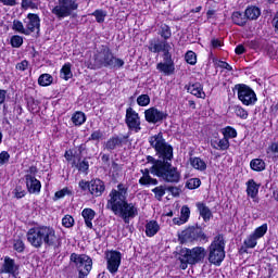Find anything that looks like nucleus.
<instances>
[{
  "label": "nucleus",
  "instance_id": "1",
  "mask_svg": "<svg viewBox=\"0 0 278 278\" xmlns=\"http://www.w3.org/2000/svg\"><path fill=\"white\" fill-rule=\"evenodd\" d=\"M149 143L159 155L151 167V175H155L166 181V184H179L181 181V172L173 166V147L166 142L164 135H157L149 138Z\"/></svg>",
  "mask_w": 278,
  "mask_h": 278
},
{
  "label": "nucleus",
  "instance_id": "2",
  "mask_svg": "<svg viewBox=\"0 0 278 278\" xmlns=\"http://www.w3.org/2000/svg\"><path fill=\"white\" fill-rule=\"evenodd\" d=\"M129 187L125 184L117 185V189H112L108 197L106 210L113 212L115 216L123 218L129 224L130 218L138 216V206L127 202Z\"/></svg>",
  "mask_w": 278,
  "mask_h": 278
},
{
  "label": "nucleus",
  "instance_id": "3",
  "mask_svg": "<svg viewBox=\"0 0 278 278\" xmlns=\"http://www.w3.org/2000/svg\"><path fill=\"white\" fill-rule=\"evenodd\" d=\"M26 238L34 249H41L42 244L46 247H58L60 244V237L51 226H34L26 232Z\"/></svg>",
  "mask_w": 278,
  "mask_h": 278
},
{
  "label": "nucleus",
  "instance_id": "4",
  "mask_svg": "<svg viewBox=\"0 0 278 278\" xmlns=\"http://www.w3.org/2000/svg\"><path fill=\"white\" fill-rule=\"evenodd\" d=\"M173 47L168 41H150L149 51L152 53H164V62L156 64V71L163 73V75L169 76L175 73V62L173 61V54L170 51Z\"/></svg>",
  "mask_w": 278,
  "mask_h": 278
},
{
  "label": "nucleus",
  "instance_id": "5",
  "mask_svg": "<svg viewBox=\"0 0 278 278\" xmlns=\"http://www.w3.org/2000/svg\"><path fill=\"white\" fill-rule=\"evenodd\" d=\"M94 62L98 66L106 68H121L125 66V61L115 58L110 48L102 46L94 55Z\"/></svg>",
  "mask_w": 278,
  "mask_h": 278
},
{
  "label": "nucleus",
  "instance_id": "6",
  "mask_svg": "<svg viewBox=\"0 0 278 278\" xmlns=\"http://www.w3.org/2000/svg\"><path fill=\"white\" fill-rule=\"evenodd\" d=\"M205 255H207V252L203 247L182 249L180 251V268H182V270H186L188 268V264H200V262H203L205 260Z\"/></svg>",
  "mask_w": 278,
  "mask_h": 278
},
{
  "label": "nucleus",
  "instance_id": "7",
  "mask_svg": "<svg viewBox=\"0 0 278 278\" xmlns=\"http://www.w3.org/2000/svg\"><path fill=\"white\" fill-rule=\"evenodd\" d=\"M225 260V238L217 235L208 248V262L214 266H220Z\"/></svg>",
  "mask_w": 278,
  "mask_h": 278
},
{
  "label": "nucleus",
  "instance_id": "8",
  "mask_svg": "<svg viewBox=\"0 0 278 278\" xmlns=\"http://www.w3.org/2000/svg\"><path fill=\"white\" fill-rule=\"evenodd\" d=\"M79 8L77 0H56V4L51 9V13L62 21V18H67L71 16L75 10Z\"/></svg>",
  "mask_w": 278,
  "mask_h": 278
},
{
  "label": "nucleus",
  "instance_id": "9",
  "mask_svg": "<svg viewBox=\"0 0 278 278\" xmlns=\"http://www.w3.org/2000/svg\"><path fill=\"white\" fill-rule=\"evenodd\" d=\"M70 260L78 270V278H86L92 270V258L86 254L72 253Z\"/></svg>",
  "mask_w": 278,
  "mask_h": 278
},
{
  "label": "nucleus",
  "instance_id": "10",
  "mask_svg": "<svg viewBox=\"0 0 278 278\" xmlns=\"http://www.w3.org/2000/svg\"><path fill=\"white\" fill-rule=\"evenodd\" d=\"M235 90L237 91V97L239 101L243 105H255L257 103V94L251 87L244 85V84H239L235 86Z\"/></svg>",
  "mask_w": 278,
  "mask_h": 278
},
{
  "label": "nucleus",
  "instance_id": "11",
  "mask_svg": "<svg viewBox=\"0 0 278 278\" xmlns=\"http://www.w3.org/2000/svg\"><path fill=\"white\" fill-rule=\"evenodd\" d=\"M178 238L181 244H186L187 242H194L197 240H207V236H205L203 229H201L199 226H192L182 230Z\"/></svg>",
  "mask_w": 278,
  "mask_h": 278
},
{
  "label": "nucleus",
  "instance_id": "12",
  "mask_svg": "<svg viewBox=\"0 0 278 278\" xmlns=\"http://www.w3.org/2000/svg\"><path fill=\"white\" fill-rule=\"evenodd\" d=\"M106 260V268L111 275H116L118 273V268H121V262L123 260V255L121 252L112 250L105 253Z\"/></svg>",
  "mask_w": 278,
  "mask_h": 278
},
{
  "label": "nucleus",
  "instance_id": "13",
  "mask_svg": "<svg viewBox=\"0 0 278 278\" xmlns=\"http://www.w3.org/2000/svg\"><path fill=\"white\" fill-rule=\"evenodd\" d=\"M126 125L128 129H130L131 131H135V134H138V131L142 129V127H140V116L131 108H128L126 110Z\"/></svg>",
  "mask_w": 278,
  "mask_h": 278
},
{
  "label": "nucleus",
  "instance_id": "14",
  "mask_svg": "<svg viewBox=\"0 0 278 278\" xmlns=\"http://www.w3.org/2000/svg\"><path fill=\"white\" fill-rule=\"evenodd\" d=\"M18 274V264L10 256H4L3 263L0 267V275H12L16 277Z\"/></svg>",
  "mask_w": 278,
  "mask_h": 278
},
{
  "label": "nucleus",
  "instance_id": "15",
  "mask_svg": "<svg viewBox=\"0 0 278 278\" xmlns=\"http://www.w3.org/2000/svg\"><path fill=\"white\" fill-rule=\"evenodd\" d=\"M128 142L129 135H115L104 143V149H106V151H114L115 149H118L123 147V144H127Z\"/></svg>",
  "mask_w": 278,
  "mask_h": 278
},
{
  "label": "nucleus",
  "instance_id": "16",
  "mask_svg": "<svg viewBox=\"0 0 278 278\" xmlns=\"http://www.w3.org/2000/svg\"><path fill=\"white\" fill-rule=\"evenodd\" d=\"M24 25L28 36L34 34V31H40V16H38V14L28 13L27 17L24 20Z\"/></svg>",
  "mask_w": 278,
  "mask_h": 278
},
{
  "label": "nucleus",
  "instance_id": "17",
  "mask_svg": "<svg viewBox=\"0 0 278 278\" xmlns=\"http://www.w3.org/2000/svg\"><path fill=\"white\" fill-rule=\"evenodd\" d=\"M25 180L26 188L30 194H40V189L42 188L40 180L36 179L31 174H27Z\"/></svg>",
  "mask_w": 278,
  "mask_h": 278
},
{
  "label": "nucleus",
  "instance_id": "18",
  "mask_svg": "<svg viewBox=\"0 0 278 278\" xmlns=\"http://www.w3.org/2000/svg\"><path fill=\"white\" fill-rule=\"evenodd\" d=\"M144 116L148 123H160V121H164V118H166V115L164 114V112L155 108L146 110Z\"/></svg>",
  "mask_w": 278,
  "mask_h": 278
},
{
  "label": "nucleus",
  "instance_id": "19",
  "mask_svg": "<svg viewBox=\"0 0 278 278\" xmlns=\"http://www.w3.org/2000/svg\"><path fill=\"white\" fill-rule=\"evenodd\" d=\"M89 192L92 197H101L105 192V184L101 179L90 180Z\"/></svg>",
  "mask_w": 278,
  "mask_h": 278
},
{
  "label": "nucleus",
  "instance_id": "20",
  "mask_svg": "<svg viewBox=\"0 0 278 278\" xmlns=\"http://www.w3.org/2000/svg\"><path fill=\"white\" fill-rule=\"evenodd\" d=\"M142 176L139 179L140 186H157V179L151 177V167L141 169Z\"/></svg>",
  "mask_w": 278,
  "mask_h": 278
},
{
  "label": "nucleus",
  "instance_id": "21",
  "mask_svg": "<svg viewBox=\"0 0 278 278\" xmlns=\"http://www.w3.org/2000/svg\"><path fill=\"white\" fill-rule=\"evenodd\" d=\"M159 232L160 224L157 223V220L152 219L146 223V236L148 238H153L154 236H157Z\"/></svg>",
  "mask_w": 278,
  "mask_h": 278
},
{
  "label": "nucleus",
  "instance_id": "22",
  "mask_svg": "<svg viewBox=\"0 0 278 278\" xmlns=\"http://www.w3.org/2000/svg\"><path fill=\"white\" fill-rule=\"evenodd\" d=\"M195 205H197L198 212H199L200 216L203 218L204 223H210V220L212 219V216H213L210 207H207V205H205V203H203V202H198Z\"/></svg>",
  "mask_w": 278,
  "mask_h": 278
},
{
  "label": "nucleus",
  "instance_id": "23",
  "mask_svg": "<svg viewBox=\"0 0 278 278\" xmlns=\"http://www.w3.org/2000/svg\"><path fill=\"white\" fill-rule=\"evenodd\" d=\"M81 216L85 220L86 227H88V229H92L93 227L92 220H94V216H97V212H94V210L92 208L87 207L81 211Z\"/></svg>",
  "mask_w": 278,
  "mask_h": 278
},
{
  "label": "nucleus",
  "instance_id": "24",
  "mask_svg": "<svg viewBox=\"0 0 278 278\" xmlns=\"http://www.w3.org/2000/svg\"><path fill=\"white\" fill-rule=\"evenodd\" d=\"M211 146L213 147V149H216L217 151H227V149H229V139L225 137L222 139H212Z\"/></svg>",
  "mask_w": 278,
  "mask_h": 278
},
{
  "label": "nucleus",
  "instance_id": "25",
  "mask_svg": "<svg viewBox=\"0 0 278 278\" xmlns=\"http://www.w3.org/2000/svg\"><path fill=\"white\" fill-rule=\"evenodd\" d=\"M187 90L193 97H198V99H205V92H203V86L200 83L189 85Z\"/></svg>",
  "mask_w": 278,
  "mask_h": 278
},
{
  "label": "nucleus",
  "instance_id": "26",
  "mask_svg": "<svg viewBox=\"0 0 278 278\" xmlns=\"http://www.w3.org/2000/svg\"><path fill=\"white\" fill-rule=\"evenodd\" d=\"M189 163L195 170H200L201 173H203V170H207V163H205L201 157H190Z\"/></svg>",
  "mask_w": 278,
  "mask_h": 278
},
{
  "label": "nucleus",
  "instance_id": "27",
  "mask_svg": "<svg viewBox=\"0 0 278 278\" xmlns=\"http://www.w3.org/2000/svg\"><path fill=\"white\" fill-rule=\"evenodd\" d=\"M258 192H260V185H257V182H255V180L250 179L247 182L248 197H251V199H255V197H257Z\"/></svg>",
  "mask_w": 278,
  "mask_h": 278
},
{
  "label": "nucleus",
  "instance_id": "28",
  "mask_svg": "<svg viewBox=\"0 0 278 278\" xmlns=\"http://www.w3.org/2000/svg\"><path fill=\"white\" fill-rule=\"evenodd\" d=\"M244 14L247 21H257V18H260V16L262 15V11L257 7H249L248 9H245Z\"/></svg>",
  "mask_w": 278,
  "mask_h": 278
},
{
  "label": "nucleus",
  "instance_id": "29",
  "mask_svg": "<svg viewBox=\"0 0 278 278\" xmlns=\"http://www.w3.org/2000/svg\"><path fill=\"white\" fill-rule=\"evenodd\" d=\"M257 240L258 239H256L252 232L244 239L241 251H244V253H247V249H255L257 247Z\"/></svg>",
  "mask_w": 278,
  "mask_h": 278
},
{
  "label": "nucleus",
  "instance_id": "30",
  "mask_svg": "<svg viewBox=\"0 0 278 278\" xmlns=\"http://www.w3.org/2000/svg\"><path fill=\"white\" fill-rule=\"evenodd\" d=\"M159 34H160L161 38H164V40H155L154 39L151 42H166V40H168V38H170L173 36V33L170 31V27L166 24L161 25Z\"/></svg>",
  "mask_w": 278,
  "mask_h": 278
},
{
  "label": "nucleus",
  "instance_id": "31",
  "mask_svg": "<svg viewBox=\"0 0 278 278\" xmlns=\"http://www.w3.org/2000/svg\"><path fill=\"white\" fill-rule=\"evenodd\" d=\"M232 23H235V25H239V27H244V25H247V15L245 13H241L239 11L233 12L232 13Z\"/></svg>",
  "mask_w": 278,
  "mask_h": 278
},
{
  "label": "nucleus",
  "instance_id": "32",
  "mask_svg": "<svg viewBox=\"0 0 278 278\" xmlns=\"http://www.w3.org/2000/svg\"><path fill=\"white\" fill-rule=\"evenodd\" d=\"M250 166L252 170H256V173H262V170H265L266 163L262 159H254L250 162Z\"/></svg>",
  "mask_w": 278,
  "mask_h": 278
},
{
  "label": "nucleus",
  "instance_id": "33",
  "mask_svg": "<svg viewBox=\"0 0 278 278\" xmlns=\"http://www.w3.org/2000/svg\"><path fill=\"white\" fill-rule=\"evenodd\" d=\"M71 63H65L60 72V77L62 79H65V81H68L73 77V72L71 71Z\"/></svg>",
  "mask_w": 278,
  "mask_h": 278
},
{
  "label": "nucleus",
  "instance_id": "34",
  "mask_svg": "<svg viewBox=\"0 0 278 278\" xmlns=\"http://www.w3.org/2000/svg\"><path fill=\"white\" fill-rule=\"evenodd\" d=\"M72 122L77 126H81L84 125V123H86V114L81 111L76 112L73 116H72Z\"/></svg>",
  "mask_w": 278,
  "mask_h": 278
},
{
  "label": "nucleus",
  "instance_id": "35",
  "mask_svg": "<svg viewBox=\"0 0 278 278\" xmlns=\"http://www.w3.org/2000/svg\"><path fill=\"white\" fill-rule=\"evenodd\" d=\"M74 166L79 170V173H85V175H88V168H90V163L87 159H84L83 161H78V163L74 162Z\"/></svg>",
  "mask_w": 278,
  "mask_h": 278
},
{
  "label": "nucleus",
  "instance_id": "36",
  "mask_svg": "<svg viewBox=\"0 0 278 278\" xmlns=\"http://www.w3.org/2000/svg\"><path fill=\"white\" fill-rule=\"evenodd\" d=\"M39 86L47 87L53 84V76L51 74H41L38 78Z\"/></svg>",
  "mask_w": 278,
  "mask_h": 278
},
{
  "label": "nucleus",
  "instance_id": "37",
  "mask_svg": "<svg viewBox=\"0 0 278 278\" xmlns=\"http://www.w3.org/2000/svg\"><path fill=\"white\" fill-rule=\"evenodd\" d=\"M12 29L14 31H17V34H23L24 36H28L27 28H26L25 24L23 25V22H21L18 20L13 21Z\"/></svg>",
  "mask_w": 278,
  "mask_h": 278
},
{
  "label": "nucleus",
  "instance_id": "38",
  "mask_svg": "<svg viewBox=\"0 0 278 278\" xmlns=\"http://www.w3.org/2000/svg\"><path fill=\"white\" fill-rule=\"evenodd\" d=\"M268 232V224H263L260 227L255 228V230L252 232V235L255 236L256 239L264 238L266 233Z\"/></svg>",
  "mask_w": 278,
  "mask_h": 278
},
{
  "label": "nucleus",
  "instance_id": "39",
  "mask_svg": "<svg viewBox=\"0 0 278 278\" xmlns=\"http://www.w3.org/2000/svg\"><path fill=\"white\" fill-rule=\"evenodd\" d=\"M222 134L226 140H229V138H238V131L236 128L231 126H227L222 130Z\"/></svg>",
  "mask_w": 278,
  "mask_h": 278
},
{
  "label": "nucleus",
  "instance_id": "40",
  "mask_svg": "<svg viewBox=\"0 0 278 278\" xmlns=\"http://www.w3.org/2000/svg\"><path fill=\"white\" fill-rule=\"evenodd\" d=\"M233 112L238 118H241L242 121H247L249 118V111L240 105H235Z\"/></svg>",
  "mask_w": 278,
  "mask_h": 278
},
{
  "label": "nucleus",
  "instance_id": "41",
  "mask_svg": "<svg viewBox=\"0 0 278 278\" xmlns=\"http://www.w3.org/2000/svg\"><path fill=\"white\" fill-rule=\"evenodd\" d=\"M149 103H151V98L149 97V94H141L137 98V104L140 108H147Z\"/></svg>",
  "mask_w": 278,
  "mask_h": 278
},
{
  "label": "nucleus",
  "instance_id": "42",
  "mask_svg": "<svg viewBox=\"0 0 278 278\" xmlns=\"http://www.w3.org/2000/svg\"><path fill=\"white\" fill-rule=\"evenodd\" d=\"M200 186L201 179L199 178H190L186 184V188H188L189 190H197V188H199Z\"/></svg>",
  "mask_w": 278,
  "mask_h": 278
},
{
  "label": "nucleus",
  "instance_id": "43",
  "mask_svg": "<svg viewBox=\"0 0 278 278\" xmlns=\"http://www.w3.org/2000/svg\"><path fill=\"white\" fill-rule=\"evenodd\" d=\"M185 60L187 64L194 66V64H197V53H194V51H187L185 54Z\"/></svg>",
  "mask_w": 278,
  "mask_h": 278
},
{
  "label": "nucleus",
  "instance_id": "44",
  "mask_svg": "<svg viewBox=\"0 0 278 278\" xmlns=\"http://www.w3.org/2000/svg\"><path fill=\"white\" fill-rule=\"evenodd\" d=\"M92 16H94L97 23H104L105 22V16H108V13L103 10H96L92 13Z\"/></svg>",
  "mask_w": 278,
  "mask_h": 278
},
{
  "label": "nucleus",
  "instance_id": "45",
  "mask_svg": "<svg viewBox=\"0 0 278 278\" xmlns=\"http://www.w3.org/2000/svg\"><path fill=\"white\" fill-rule=\"evenodd\" d=\"M62 225L66 229H71V227H73L75 225V218H73V216H71V215H65L62 218Z\"/></svg>",
  "mask_w": 278,
  "mask_h": 278
},
{
  "label": "nucleus",
  "instance_id": "46",
  "mask_svg": "<svg viewBox=\"0 0 278 278\" xmlns=\"http://www.w3.org/2000/svg\"><path fill=\"white\" fill-rule=\"evenodd\" d=\"M152 192L155 194V199H157V201H162V197L166 194V188L164 186H159L152 189Z\"/></svg>",
  "mask_w": 278,
  "mask_h": 278
},
{
  "label": "nucleus",
  "instance_id": "47",
  "mask_svg": "<svg viewBox=\"0 0 278 278\" xmlns=\"http://www.w3.org/2000/svg\"><path fill=\"white\" fill-rule=\"evenodd\" d=\"M22 8L24 10H38V4L31 0H22Z\"/></svg>",
  "mask_w": 278,
  "mask_h": 278
},
{
  "label": "nucleus",
  "instance_id": "48",
  "mask_svg": "<svg viewBox=\"0 0 278 278\" xmlns=\"http://www.w3.org/2000/svg\"><path fill=\"white\" fill-rule=\"evenodd\" d=\"M73 194V192L71 191V189H68V187L63 188L60 191H56L54 197L55 199H64V197H68Z\"/></svg>",
  "mask_w": 278,
  "mask_h": 278
},
{
  "label": "nucleus",
  "instance_id": "49",
  "mask_svg": "<svg viewBox=\"0 0 278 278\" xmlns=\"http://www.w3.org/2000/svg\"><path fill=\"white\" fill-rule=\"evenodd\" d=\"M11 46L14 47L15 49H18V47L23 46V37L18 36V35H14L11 38Z\"/></svg>",
  "mask_w": 278,
  "mask_h": 278
},
{
  "label": "nucleus",
  "instance_id": "50",
  "mask_svg": "<svg viewBox=\"0 0 278 278\" xmlns=\"http://www.w3.org/2000/svg\"><path fill=\"white\" fill-rule=\"evenodd\" d=\"M13 194L15 199H23V197H25L27 192H25L22 186H16L15 189L13 190Z\"/></svg>",
  "mask_w": 278,
  "mask_h": 278
},
{
  "label": "nucleus",
  "instance_id": "51",
  "mask_svg": "<svg viewBox=\"0 0 278 278\" xmlns=\"http://www.w3.org/2000/svg\"><path fill=\"white\" fill-rule=\"evenodd\" d=\"M8 162H10V153L8 151H2L0 153V166H4Z\"/></svg>",
  "mask_w": 278,
  "mask_h": 278
},
{
  "label": "nucleus",
  "instance_id": "52",
  "mask_svg": "<svg viewBox=\"0 0 278 278\" xmlns=\"http://www.w3.org/2000/svg\"><path fill=\"white\" fill-rule=\"evenodd\" d=\"M13 249L17 251V253H23L25 251V243L22 240H15L13 243Z\"/></svg>",
  "mask_w": 278,
  "mask_h": 278
},
{
  "label": "nucleus",
  "instance_id": "53",
  "mask_svg": "<svg viewBox=\"0 0 278 278\" xmlns=\"http://www.w3.org/2000/svg\"><path fill=\"white\" fill-rule=\"evenodd\" d=\"M267 153H273L274 157L278 160V142H274L268 147Z\"/></svg>",
  "mask_w": 278,
  "mask_h": 278
},
{
  "label": "nucleus",
  "instance_id": "54",
  "mask_svg": "<svg viewBox=\"0 0 278 278\" xmlns=\"http://www.w3.org/2000/svg\"><path fill=\"white\" fill-rule=\"evenodd\" d=\"M180 217L184 218L186 223H188V218H190V207L182 206L180 211Z\"/></svg>",
  "mask_w": 278,
  "mask_h": 278
},
{
  "label": "nucleus",
  "instance_id": "55",
  "mask_svg": "<svg viewBox=\"0 0 278 278\" xmlns=\"http://www.w3.org/2000/svg\"><path fill=\"white\" fill-rule=\"evenodd\" d=\"M29 66V62L27 60L22 61L21 63L16 64V70L17 71H27V67Z\"/></svg>",
  "mask_w": 278,
  "mask_h": 278
},
{
  "label": "nucleus",
  "instance_id": "56",
  "mask_svg": "<svg viewBox=\"0 0 278 278\" xmlns=\"http://www.w3.org/2000/svg\"><path fill=\"white\" fill-rule=\"evenodd\" d=\"M79 188L84 191L88 190L90 192V181L80 180L78 184Z\"/></svg>",
  "mask_w": 278,
  "mask_h": 278
},
{
  "label": "nucleus",
  "instance_id": "57",
  "mask_svg": "<svg viewBox=\"0 0 278 278\" xmlns=\"http://www.w3.org/2000/svg\"><path fill=\"white\" fill-rule=\"evenodd\" d=\"M103 134L101 132V130H96L91 134L89 140H101Z\"/></svg>",
  "mask_w": 278,
  "mask_h": 278
},
{
  "label": "nucleus",
  "instance_id": "58",
  "mask_svg": "<svg viewBox=\"0 0 278 278\" xmlns=\"http://www.w3.org/2000/svg\"><path fill=\"white\" fill-rule=\"evenodd\" d=\"M217 66H219V68H225L226 71H233V67L225 61H219Z\"/></svg>",
  "mask_w": 278,
  "mask_h": 278
},
{
  "label": "nucleus",
  "instance_id": "59",
  "mask_svg": "<svg viewBox=\"0 0 278 278\" xmlns=\"http://www.w3.org/2000/svg\"><path fill=\"white\" fill-rule=\"evenodd\" d=\"M7 94H8V91L0 89V110H1V108H3V105L5 103Z\"/></svg>",
  "mask_w": 278,
  "mask_h": 278
},
{
  "label": "nucleus",
  "instance_id": "60",
  "mask_svg": "<svg viewBox=\"0 0 278 278\" xmlns=\"http://www.w3.org/2000/svg\"><path fill=\"white\" fill-rule=\"evenodd\" d=\"M0 3L9 5L10 8H14V5H16V0H0Z\"/></svg>",
  "mask_w": 278,
  "mask_h": 278
},
{
  "label": "nucleus",
  "instance_id": "61",
  "mask_svg": "<svg viewBox=\"0 0 278 278\" xmlns=\"http://www.w3.org/2000/svg\"><path fill=\"white\" fill-rule=\"evenodd\" d=\"M247 51V49H244V46L239 45L236 47L235 52L237 55H242V53H244Z\"/></svg>",
  "mask_w": 278,
  "mask_h": 278
},
{
  "label": "nucleus",
  "instance_id": "62",
  "mask_svg": "<svg viewBox=\"0 0 278 278\" xmlns=\"http://www.w3.org/2000/svg\"><path fill=\"white\" fill-rule=\"evenodd\" d=\"M173 223H174V225H178V226L186 225V220L181 217H175L173 219Z\"/></svg>",
  "mask_w": 278,
  "mask_h": 278
},
{
  "label": "nucleus",
  "instance_id": "63",
  "mask_svg": "<svg viewBox=\"0 0 278 278\" xmlns=\"http://www.w3.org/2000/svg\"><path fill=\"white\" fill-rule=\"evenodd\" d=\"M212 47L214 49H218V47H223V42L220 40H218V39H213L212 40Z\"/></svg>",
  "mask_w": 278,
  "mask_h": 278
},
{
  "label": "nucleus",
  "instance_id": "64",
  "mask_svg": "<svg viewBox=\"0 0 278 278\" xmlns=\"http://www.w3.org/2000/svg\"><path fill=\"white\" fill-rule=\"evenodd\" d=\"M273 25H274L276 31H278V12L276 13V15L273 20Z\"/></svg>",
  "mask_w": 278,
  "mask_h": 278
}]
</instances>
